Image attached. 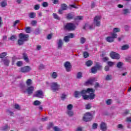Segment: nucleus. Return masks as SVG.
I'll use <instances>...</instances> for the list:
<instances>
[{
	"label": "nucleus",
	"instance_id": "obj_1",
	"mask_svg": "<svg viewBox=\"0 0 131 131\" xmlns=\"http://www.w3.org/2000/svg\"><path fill=\"white\" fill-rule=\"evenodd\" d=\"M101 16H97L94 18L93 24L91 26H89L88 24L85 25L83 29H86L89 27V29H94L95 26L99 27L101 25Z\"/></svg>",
	"mask_w": 131,
	"mask_h": 131
},
{
	"label": "nucleus",
	"instance_id": "obj_2",
	"mask_svg": "<svg viewBox=\"0 0 131 131\" xmlns=\"http://www.w3.org/2000/svg\"><path fill=\"white\" fill-rule=\"evenodd\" d=\"M29 37V36L27 34H25L22 33H20L19 35V39H18V45H19V46L23 45V43H24V41H27V40H28Z\"/></svg>",
	"mask_w": 131,
	"mask_h": 131
},
{
	"label": "nucleus",
	"instance_id": "obj_3",
	"mask_svg": "<svg viewBox=\"0 0 131 131\" xmlns=\"http://www.w3.org/2000/svg\"><path fill=\"white\" fill-rule=\"evenodd\" d=\"M22 92L28 94L29 95H31L33 93V91H34V86H31L28 87L27 89H25V88L21 87V88Z\"/></svg>",
	"mask_w": 131,
	"mask_h": 131
},
{
	"label": "nucleus",
	"instance_id": "obj_4",
	"mask_svg": "<svg viewBox=\"0 0 131 131\" xmlns=\"http://www.w3.org/2000/svg\"><path fill=\"white\" fill-rule=\"evenodd\" d=\"M77 25L74 23H69L64 25V28L67 29V30L73 31L76 29Z\"/></svg>",
	"mask_w": 131,
	"mask_h": 131
},
{
	"label": "nucleus",
	"instance_id": "obj_5",
	"mask_svg": "<svg viewBox=\"0 0 131 131\" xmlns=\"http://www.w3.org/2000/svg\"><path fill=\"white\" fill-rule=\"evenodd\" d=\"M84 93L83 94V95H82V97L83 99V100H89L90 99V97L88 95H85L86 93H88V94H91V93H93V92H95V90L93 89L88 88L86 90H84Z\"/></svg>",
	"mask_w": 131,
	"mask_h": 131
},
{
	"label": "nucleus",
	"instance_id": "obj_6",
	"mask_svg": "<svg viewBox=\"0 0 131 131\" xmlns=\"http://www.w3.org/2000/svg\"><path fill=\"white\" fill-rule=\"evenodd\" d=\"M51 90L53 91V92H56V91H58L61 89V85L58 84L57 82H53L51 83Z\"/></svg>",
	"mask_w": 131,
	"mask_h": 131
},
{
	"label": "nucleus",
	"instance_id": "obj_7",
	"mask_svg": "<svg viewBox=\"0 0 131 131\" xmlns=\"http://www.w3.org/2000/svg\"><path fill=\"white\" fill-rule=\"evenodd\" d=\"M93 115L91 113L87 112L84 115L83 117V120L86 122L91 121Z\"/></svg>",
	"mask_w": 131,
	"mask_h": 131
},
{
	"label": "nucleus",
	"instance_id": "obj_8",
	"mask_svg": "<svg viewBox=\"0 0 131 131\" xmlns=\"http://www.w3.org/2000/svg\"><path fill=\"white\" fill-rule=\"evenodd\" d=\"M31 70H32L31 67H30V66H27L20 68V71L23 73H27L30 71H31Z\"/></svg>",
	"mask_w": 131,
	"mask_h": 131
},
{
	"label": "nucleus",
	"instance_id": "obj_9",
	"mask_svg": "<svg viewBox=\"0 0 131 131\" xmlns=\"http://www.w3.org/2000/svg\"><path fill=\"white\" fill-rule=\"evenodd\" d=\"M84 92V90H83L81 91H75L74 93V96L75 98H80V97L83 96Z\"/></svg>",
	"mask_w": 131,
	"mask_h": 131
},
{
	"label": "nucleus",
	"instance_id": "obj_10",
	"mask_svg": "<svg viewBox=\"0 0 131 131\" xmlns=\"http://www.w3.org/2000/svg\"><path fill=\"white\" fill-rule=\"evenodd\" d=\"M111 58L112 59H116V60H118L120 59V55L116 52H112L110 53Z\"/></svg>",
	"mask_w": 131,
	"mask_h": 131
},
{
	"label": "nucleus",
	"instance_id": "obj_11",
	"mask_svg": "<svg viewBox=\"0 0 131 131\" xmlns=\"http://www.w3.org/2000/svg\"><path fill=\"white\" fill-rule=\"evenodd\" d=\"M34 96L37 98H40L41 99H42L44 96L43 92L41 90H38L35 93Z\"/></svg>",
	"mask_w": 131,
	"mask_h": 131
},
{
	"label": "nucleus",
	"instance_id": "obj_12",
	"mask_svg": "<svg viewBox=\"0 0 131 131\" xmlns=\"http://www.w3.org/2000/svg\"><path fill=\"white\" fill-rule=\"evenodd\" d=\"M57 45L58 49L62 50V49H63V45H64V43L63 42V40H62L61 39H57Z\"/></svg>",
	"mask_w": 131,
	"mask_h": 131
},
{
	"label": "nucleus",
	"instance_id": "obj_13",
	"mask_svg": "<svg viewBox=\"0 0 131 131\" xmlns=\"http://www.w3.org/2000/svg\"><path fill=\"white\" fill-rule=\"evenodd\" d=\"M64 66L68 72L71 71V63L69 61H67L64 63Z\"/></svg>",
	"mask_w": 131,
	"mask_h": 131
},
{
	"label": "nucleus",
	"instance_id": "obj_14",
	"mask_svg": "<svg viewBox=\"0 0 131 131\" xmlns=\"http://www.w3.org/2000/svg\"><path fill=\"white\" fill-rule=\"evenodd\" d=\"M74 37V34L71 33L69 35L66 36L64 37L63 40L65 42H69L70 38H73Z\"/></svg>",
	"mask_w": 131,
	"mask_h": 131
},
{
	"label": "nucleus",
	"instance_id": "obj_15",
	"mask_svg": "<svg viewBox=\"0 0 131 131\" xmlns=\"http://www.w3.org/2000/svg\"><path fill=\"white\" fill-rule=\"evenodd\" d=\"M100 126L101 130H107V124L105 122H102L100 124Z\"/></svg>",
	"mask_w": 131,
	"mask_h": 131
},
{
	"label": "nucleus",
	"instance_id": "obj_16",
	"mask_svg": "<svg viewBox=\"0 0 131 131\" xmlns=\"http://www.w3.org/2000/svg\"><path fill=\"white\" fill-rule=\"evenodd\" d=\"M101 66H96L91 69L92 73H96L97 70L101 69Z\"/></svg>",
	"mask_w": 131,
	"mask_h": 131
},
{
	"label": "nucleus",
	"instance_id": "obj_17",
	"mask_svg": "<svg viewBox=\"0 0 131 131\" xmlns=\"http://www.w3.org/2000/svg\"><path fill=\"white\" fill-rule=\"evenodd\" d=\"M2 62H3L5 66H9V64H10V59L5 58L2 59Z\"/></svg>",
	"mask_w": 131,
	"mask_h": 131
},
{
	"label": "nucleus",
	"instance_id": "obj_18",
	"mask_svg": "<svg viewBox=\"0 0 131 131\" xmlns=\"http://www.w3.org/2000/svg\"><path fill=\"white\" fill-rule=\"evenodd\" d=\"M23 58L26 63H29L30 62V59H29V57H28V55L26 53L23 54Z\"/></svg>",
	"mask_w": 131,
	"mask_h": 131
},
{
	"label": "nucleus",
	"instance_id": "obj_19",
	"mask_svg": "<svg viewBox=\"0 0 131 131\" xmlns=\"http://www.w3.org/2000/svg\"><path fill=\"white\" fill-rule=\"evenodd\" d=\"M95 81H96V78H92L91 79H90L89 80H88L86 82V84H92L93 83H94V82H95Z\"/></svg>",
	"mask_w": 131,
	"mask_h": 131
},
{
	"label": "nucleus",
	"instance_id": "obj_20",
	"mask_svg": "<svg viewBox=\"0 0 131 131\" xmlns=\"http://www.w3.org/2000/svg\"><path fill=\"white\" fill-rule=\"evenodd\" d=\"M1 6L2 8H6L8 6V2L6 0H4L0 3Z\"/></svg>",
	"mask_w": 131,
	"mask_h": 131
},
{
	"label": "nucleus",
	"instance_id": "obj_21",
	"mask_svg": "<svg viewBox=\"0 0 131 131\" xmlns=\"http://www.w3.org/2000/svg\"><path fill=\"white\" fill-rule=\"evenodd\" d=\"M95 92H91L89 96V99L90 100H94V99H95V97H96V95L94 94Z\"/></svg>",
	"mask_w": 131,
	"mask_h": 131
},
{
	"label": "nucleus",
	"instance_id": "obj_22",
	"mask_svg": "<svg viewBox=\"0 0 131 131\" xmlns=\"http://www.w3.org/2000/svg\"><path fill=\"white\" fill-rule=\"evenodd\" d=\"M114 39H115L111 36H108L106 38V40L107 42H113V41H114Z\"/></svg>",
	"mask_w": 131,
	"mask_h": 131
},
{
	"label": "nucleus",
	"instance_id": "obj_23",
	"mask_svg": "<svg viewBox=\"0 0 131 131\" xmlns=\"http://www.w3.org/2000/svg\"><path fill=\"white\" fill-rule=\"evenodd\" d=\"M129 49V46L128 45H125L122 46L121 48L122 51H125L126 50H128Z\"/></svg>",
	"mask_w": 131,
	"mask_h": 131
},
{
	"label": "nucleus",
	"instance_id": "obj_24",
	"mask_svg": "<svg viewBox=\"0 0 131 131\" xmlns=\"http://www.w3.org/2000/svg\"><path fill=\"white\" fill-rule=\"evenodd\" d=\"M36 16V13L35 12H31L29 14V17L31 19H34V17Z\"/></svg>",
	"mask_w": 131,
	"mask_h": 131
},
{
	"label": "nucleus",
	"instance_id": "obj_25",
	"mask_svg": "<svg viewBox=\"0 0 131 131\" xmlns=\"http://www.w3.org/2000/svg\"><path fill=\"white\" fill-rule=\"evenodd\" d=\"M111 37H112L114 39H115V38H117V34L116 33H114V32L110 33Z\"/></svg>",
	"mask_w": 131,
	"mask_h": 131
},
{
	"label": "nucleus",
	"instance_id": "obj_26",
	"mask_svg": "<svg viewBox=\"0 0 131 131\" xmlns=\"http://www.w3.org/2000/svg\"><path fill=\"white\" fill-rule=\"evenodd\" d=\"M52 78H53V79H56L57 77H58V73L57 72H53L51 75Z\"/></svg>",
	"mask_w": 131,
	"mask_h": 131
},
{
	"label": "nucleus",
	"instance_id": "obj_27",
	"mask_svg": "<svg viewBox=\"0 0 131 131\" xmlns=\"http://www.w3.org/2000/svg\"><path fill=\"white\" fill-rule=\"evenodd\" d=\"M10 129V126H8L7 125L2 127V131H7Z\"/></svg>",
	"mask_w": 131,
	"mask_h": 131
},
{
	"label": "nucleus",
	"instance_id": "obj_28",
	"mask_svg": "<svg viewBox=\"0 0 131 131\" xmlns=\"http://www.w3.org/2000/svg\"><path fill=\"white\" fill-rule=\"evenodd\" d=\"M27 85H31L32 84V80L31 79H28L27 81H26Z\"/></svg>",
	"mask_w": 131,
	"mask_h": 131
},
{
	"label": "nucleus",
	"instance_id": "obj_29",
	"mask_svg": "<svg viewBox=\"0 0 131 131\" xmlns=\"http://www.w3.org/2000/svg\"><path fill=\"white\" fill-rule=\"evenodd\" d=\"M92 108V103H88L85 105V109L86 110H90Z\"/></svg>",
	"mask_w": 131,
	"mask_h": 131
},
{
	"label": "nucleus",
	"instance_id": "obj_30",
	"mask_svg": "<svg viewBox=\"0 0 131 131\" xmlns=\"http://www.w3.org/2000/svg\"><path fill=\"white\" fill-rule=\"evenodd\" d=\"M122 14L123 15H127V14H129V10L127 9H123Z\"/></svg>",
	"mask_w": 131,
	"mask_h": 131
},
{
	"label": "nucleus",
	"instance_id": "obj_31",
	"mask_svg": "<svg viewBox=\"0 0 131 131\" xmlns=\"http://www.w3.org/2000/svg\"><path fill=\"white\" fill-rule=\"evenodd\" d=\"M93 61L92 60H88V61L86 62V66L88 67H90L91 66H92V65H93Z\"/></svg>",
	"mask_w": 131,
	"mask_h": 131
},
{
	"label": "nucleus",
	"instance_id": "obj_32",
	"mask_svg": "<svg viewBox=\"0 0 131 131\" xmlns=\"http://www.w3.org/2000/svg\"><path fill=\"white\" fill-rule=\"evenodd\" d=\"M113 32H114L115 33H117L118 32H120V28H114L113 29Z\"/></svg>",
	"mask_w": 131,
	"mask_h": 131
},
{
	"label": "nucleus",
	"instance_id": "obj_33",
	"mask_svg": "<svg viewBox=\"0 0 131 131\" xmlns=\"http://www.w3.org/2000/svg\"><path fill=\"white\" fill-rule=\"evenodd\" d=\"M82 78V73L79 72L77 74V78L78 79H81Z\"/></svg>",
	"mask_w": 131,
	"mask_h": 131
},
{
	"label": "nucleus",
	"instance_id": "obj_34",
	"mask_svg": "<svg viewBox=\"0 0 131 131\" xmlns=\"http://www.w3.org/2000/svg\"><path fill=\"white\" fill-rule=\"evenodd\" d=\"M67 109L68 111H71L72 109H73V105L70 104L68 105L67 106Z\"/></svg>",
	"mask_w": 131,
	"mask_h": 131
},
{
	"label": "nucleus",
	"instance_id": "obj_35",
	"mask_svg": "<svg viewBox=\"0 0 131 131\" xmlns=\"http://www.w3.org/2000/svg\"><path fill=\"white\" fill-rule=\"evenodd\" d=\"M67 114L70 116V117H72L73 116V112H72V111H67Z\"/></svg>",
	"mask_w": 131,
	"mask_h": 131
},
{
	"label": "nucleus",
	"instance_id": "obj_36",
	"mask_svg": "<svg viewBox=\"0 0 131 131\" xmlns=\"http://www.w3.org/2000/svg\"><path fill=\"white\" fill-rule=\"evenodd\" d=\"M7 55H8V53L7 52H3V53L0 54L1 59H3V58H5V57H6V56H7Z\"/></svg>",
	"mask_w": 131,
	"mask_h": 131
},
{
	"label": "nucleus",
	"instance_id": "obj_37",
	"mask_svg": "<svg viewBox=\"0 0 131 131\" xmlns=\"http://www.w3.org/2000/svg\"><path fill=\"white\" fill-rule=\"evenodd\" d=\"M53 16L54 19H56V20H60V17L58 16L57 14L54 13L53 14Z\"/></svg>",
	"mask_w": 131,
	"mask_h": 131
},
{
	"label": "nucleus",
	"instance_id": "obj_38",
	"mask_svg": "<svg viewBox=\"0 0 131 131\" xmlns=\"http://www.w3.org/2000/svg\"><path fill=\"white\" fill-rule=\"evenodd\" d=\"M112 79V75H107L105 77V80H111Z\"/></svg>",
	"mask_w": 131,
	"mask_h": 131
},
{
	"label": "nucleus",
	"instance_id": "obj_39",
	"mask_svg": "<svg viewBox=\"0 0 131 131\" xmlns=\"http://www.w3.org/2000/svg\"><path fill=\"white\" fill-rule=\"evenodd\" d=\"M16 65L18 67H21L22 65H23V61H18L16 62Z\"/></svg>",
	"mask_w": 131,
	"mask_h": 131
},
{
	"label": "nucleus",
	"instance_id": "obj_40",
	"mask_svg": "<svg viewBox=\"0 0 131 131\" xmlns=\"http://www.w3.org/2000/svg\"><path fill=\"white\" fill-rule=\"evenodd\" d=\"M31 24L32 26H35L37 24V21L36 20H33L31 21Z\"/></svg>",
	"mask_w": 131,
	"mask_h": 131
},
{
	"label": "nucleus",
	"instance_id": "obj_41",
	"mask_svg": "<svg viewBox=\"0 0 131 131\" xmlns=\"http://www.w3.org/2000/svg\"><path fill=\"white\" fill-rule=\"evenodd\" d=\"M106 104L107 105H111L112 104V100L110 99L105 101Z\"/></svg>",
	"mask_w": 131,
	"mask_h": 131
},
{
	"label": "nucleus",
	"instance_id": "obj_42",
	"mask_svg": "<svg viewBox=\"0 0 131 131\" xmlns=\"http://www.w3.org/2000/svg\"><path fill=\"white\" fill-rule=\"evenodd\" d=\"M83 57L84 58H88V57H90V54L88 52H84L83 53Z\"/></svg>",
	"mask_w": 131,
	"mask_h": 131
},
{
	"label": "nucleus",
	"instance_id": "obj_43",
	"mask_svg": "<svg viewBox=\"0 0 131 131\" xmlns=\"http://www.w3.org/2000/svg\"><path fill=\"white\" fill-rule=\"evenodd\" d=\"M42 6L43 8H47L49 6V3L48 2H43Z\"/></svg>",
	"mask_w": 131,
	"mask_h": 131
},
{
	"label": "nucleus",
	"instance_id": "obj_44",
	"mask_svg": "<svg viewBox=\"0 0 131 131\" xmlns=\"http://www.w3.org/2000/svg\"><path fill=\"white\" fill-rule=\"evenodd\" d=\"M61 9L64 10H67V5L65 4L61 5Z\"/></svg>",
	"mask_w": 131,
	"mask_h": 131
},
{
	"label": "nucleus",
	"instance_id": "obj_45",
	"mask_svg": "<svg viewBox=\"0 0 131 131\" xmlns=\"http://www.w3.org/2000/svg\"><path fill=\"white\" fill-rule=\"evenodd\" d=\"M122 65H123V63L121 62H119L117 64V67L118 68H121V67L122 66Z\"/></svg>",
	"mask_w": 131,
	"mask_h": 131
},
{
	"label": "nucleus",
	"instance_id": "obj_46",
	"mask_svg": "<svg viewBox=\"0 0 131 131\" xmlns=\"http://www.w3.org/2000/svg\"><path fill=\"white\" fill-rule=\"evenodd\" d=\"M34 105L35 106H38V105H40V102L38 100H36L34 102Z\"/></svg>",
	"mask_w": 131,
	"mask_h": 131
},
{
	"label": "nucleus",
	"instance_id": "obj_47",
	"mask_svg": "<svg viewBox=\"0 0 131 131\" xmlns=\"http://www.w3.org/2000/svg\"><path fill=\"white\" fill-rule=\"evenodd\" d=\"M114 64H115V63L114 62H112V61H108L107 62V64L110 67H112V66H113V65H114Z\"/></svg>",
	"mask_w": 131,
	"mask_h": 131
},
{
	"label": "nucleus",
	"instance_id": "obj_48",
	"mask_svg": "<svg viewBox=\"0 0 131 131\" xmlns=\"http://www.w3.org/2000/svg\"><path fill=\"white\" fill-rule=\"evenodd\" d=\"M125 60L126 61V62H131V56H127V57H126Z\"/></svg>",
	"mask_w": 131,
	"mask_h": 131
},
{
	"label": "nucleus",
	"instance_id": "obj_49",
	"mask_svg": "<svg viewBox=\"0 0 131 131\" xmlns=\"http://www.w3.org/2000/svg\"><path fill=\"white\" fill-rule=\"evenodd\" d=\"M98 124L97 123H94L92 126L93 129H96L98 127Z\"/></svg>",
	"mask_w": 131,
	"mask_h": 131
},
{
	"label": "nucleus",
	"instance_id": "obj_50",
	"mask_svg": "<svg viewBox=\"0 0 131 131\" xmlns=\"http://www.w3.org/2000/svg\"><path fill=\"white\" fill-rule=\"evenodd\" d=\"M30 27H27L26 28V32H27V33H30Z\"/></svg>",
	"mask_w": 131,
	"mask_h": 131
},
{
	"label": "nucleus",
	"instance_id": "obj_51",
	"mask_svg": "<svg viewBox=\"0 0 131 131\" xmlns=\"http://www.w3.org/2000/svg\"><path fill=\"white\" fill-rule=\"evenodd\" d=\"M16 38H17V36H16V35H13L11 36V37H10V40L14 41L15 40V39H16Z\"/></svg>",
	"mask_w": 131,
	"mask_h": 131
},
{
	"label": "nucleus",
	"instance_id": "obj_52",
	"mask_svg": "<svg viewBox=\"0 0 131 131\" xmlns=\"http://www.w3.org/2000/svg\"><path fill=\"white\" fill-rule=\"evenodd\" d=\"M82 127L79 126L76 128L75 131H82Z\"/></svg>",
	"mask_w": 131,
	"mask_h": 131
},
{
	"label": "nucleus",
	"instance_id": "obj_53",
	"mask_svg": "<svg viewBox=\"0 0 131 131\" xmlns=\"http://www.w3.org/2000/svg\"><path fill=\"white\" fill-rule=\"evenodd\" d=\"M80 42L81 43H83L84 42H85V38L84 37H81L80 39Z\"/></svg>",
	"mask_w": 131,
	"mask_h": 131
},
{
	"label": "nucleus",
	"instance_id": "obj_54",
	"mask_svg": "<svg viewBox=\"0 0 131 131\" xmlns=\"http://www.w3.org/2000/svg\"><path fill=\"white\" fill-rule=\"evenodd\" d=\"M68 19H72L73 18V16H72V14H69L67 16Z\"/></svg>",
	"mask_w": 131,
	"mask_h": 131
},
{
	"label": "nucleus",
	"instance_id": "obj_55",
	"mask_svg": "<svg viewBox=\"0 0 131 131\" xmlns=\"http://www.w3.org/2000/svg\"><path fill=\"white\" fill-rule=\"evenodd\" d=\"M53 129L55 131H62L60 128H59L57 126H55V127H53Z\"/></svg>",
	"mask_w": 131,
	"mask_h": 131
},
{
	"label": "nucleus",
	"instance_id": "obj_56",
	"mask_svg": "<svg viewBox=\"0 0 131 131\" xmlns=\"http://www.w3.org/2000/svg\"><path fill=\"white\" fill-rule=\"evenodd\" d=\"M39 8H40L39 5H35L34 9V10H39Z\"/></svg>",
	"mask_w": 131,
	"mask_h": 131
},
{
	"label": "nucleus",
	"instance_id": "obj_57",
	"mask_svg": "<svg viewBox=\"0 0 131 131\" xmlns=\"http://www.w3.org/2000/svg\"><path fill=\"white\" fill-rule=\"evenodd\" d=\"M15 109H17V110H20V105L18 104H15L14 105Z\"/></svg>",
	"mask_w": 131,
	"mask_h": 131
},
{
	"label": "nucleus",
	"instance_id": "obj_58",
	"mask_svg": "<svg viewBox=\"0 0 131 131\" xmlns=\"http://www.w3.org/2000/svg\"><path fill=\"white\" fill-rule=\"evenodd\" d=\"M83 19V17L81 16H78L76 18V20H82Z\"/></svg>",
	"mask_w": 131,
	"mask_h": 131
},
{
	"label": "nucleus",
	"instance_id": "obj_59",
	"mask_svg": "<svg viewBox=\"0 0 131 131\" xmlns=\"http://www.w3.org/2000/svg\"><path fill=\"white\" fill-rule=\"evenodd\" d=\"M17 60V58L16 57H13L12 58V65H14L15 64V62Z\"/></svg>",
	"mask_w": 131,
	"mask_h": 131
},
{
	"label": "nucleus",
	"instance_id": "obj_60",
	"mask_svg": "<svg viewBox=\"0 0 131 131\" xmlns=\"http://www.w3.org/2000/svg\"><path fill=\"white\" fill-rule=\"evenodd\" d=\"M19 23H20V20H16L15 21H14V23L13 24V26H16L17 25V24H18Z\"/></svg>",
	"mask_w": 131,
	"mask_h": 131
},
{
	"label": "nucleus",
	"instance_id": "obj_61",
	"mask_svg": "<svg viewBox=\"0 0 131 131\" xmlns=\"http://www.w3.org/2000/svg\"><path fill=\"white\" fill-rule=\"evenodd\" d=\"M61 100H65L66 99V95L62 94L61 96Z\"/></svg>",
	"mask_w": 131,
	"mask_h": 131
},
{
	"label": "nucleus",
	"instance_id": "obj_62",
	"mask_svg": "<svg viewBox=\"0 0 131 131\" xmlns=\"http://www.w3.org/2000/svg\"><path fill=\"white\" fill-rule=\"evenodd\" d=\"M117 127L118 128H120L121 129H122V128H123V125H122V124H118L117 125Z\"/></svg>",
	"mask_w": 131,
	"mask_h": 131
},
{
	"label": "nucleus",
	"instance_id": "obj_63",
	"mask_svg": "<svg viewBox=\"0 0 131 131\" xmlns=\"http://www.w3.org/2000/svg\"><path fill=\"white\" fill-rule=\"evenodd\" d=\"M43 68H45V66H43V64H40L39 66V69H40V70L43 69Z\"/></svg>",
	"mask_w": 131,
	"mask_h": 131
},
{
	"label": "nucleus",
	"instance_id": "obj_64",
	"mask_svg": "<svg viewBox=\"0 0 131 131\" xmlns=\"http://www.w3.org/2000/svg\"><path fill=\"white\" fill-rule=\"evenodd\" d=\"M104 70H105V71H109V70H110L109 66H105L104 68Z\"/></svg>",
	"mask_w": 131,
	"mask_h": 131
}]
</instances>
